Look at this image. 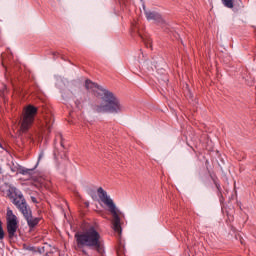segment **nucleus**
Listing matches in <instances>:
<instances>
[{"instance_id":"9","label":"nucleus","mask_w":256,"mask_h":256,"mask_svg":"<svg viewBox=\"0 0 256 256\" xmlns=\"http://www.w3.org/2000/svg\"><path fill=\"white\" fill-rule=\"evenodd\" d=\"M24 219L30 229H34V227H37V225H39V222L41 221V218L33 217V212L29 216H26V218Z\"/></svg>"},{"instance_id":"21","label":"nucleus","mask_w":256,"mask_h":256,"mask_svg":"<svg viewBox=\"0 0 256 256\" xmlns=\"http://www.w3.org/2000/svg\"><path fill=\"white\" fill-rule=\"evenodd\" d=\"M216 187H217L218 191H221V185L216 184Z\"/></svg>"},{"instance_id":"22","label":"nucleus","mask_w":256,"mask_h":256,"mask_svg":"<svg viewBox=\"0 0 256 256\" xmlns=\"http://www.w3.org/2000/svg\"><path fill=\"white\" fill-rule=\"evenodd\" d=\"M53 55H58L57 52H55Z\"/></svg>"},{"instance_id":"7","label":"nucleus","mask_w":256,"mask_h":256,"mask_svg":"<svg viewBox=\"0 0 256 256\" xmlns=\"http://www.w3.org/2000/svg\"><path fill=\"white\" fill-rule=\"evenodd\" d=\"M42 115H43V122L41 124L42 131L44 135H49L51 133V127H53V123L55 119L53 118V113H51V110L47 107H44L42 109Z\"/></svg>"},{"instance_id":"2","label":"nucleus","mask_w":256,"mask_h":256,"mask_svg":"<svg viewBox=\"0 0 256 256\" xmlns=\"http://www.w3.org/2000/svg\"><path fill=\"white\" fill-rule=\"evenodd\" d=\"M85 88L93 89V91H95V89L101 91L99 95L100 97H102V100L106 104L94 106V111H96V113H120V111H123V106H121V102H119V99L115 97V94H113V92L104 89L103 86H99V84L94 83L91 80H86Z\"/></svg>"},{"instance_id":"3","label":"nucleus","mask_w":256,"mask_h":256,"mask_svg":"<svg viewBox=\"0 0 256 256\" xmlns=\"http://www.w3.org/2000/svg\"><path fill=\"white\" fill-rule=\"evenodd\" d=\"M98 197L106 207H108L110 213L112 214V227L115 231V233H118V235H121L122 233V228H121V218L119 217V214L117 213V206H115V203L107 195V191H105L103 188H98L97 190Z\"/></svg>"},{"instance_id":"15","label":"nucleus","mask_w":256,"mask_h":256,"mask_svg":"<svg viewBox=\"0 0 256 256\" xmlns=\"http://www.w3.org/2000/svg\"><path fill=\"white\" fill-rule=\"evenodd\" d=\"M5 239V231L3 230V222L0 221V240Z\"/></svg>"},{"instance_id":"13","label":"nucleus","mask_w":256,"mask_h":256,"mask_svg":"<svg viewBox=\"0 0 256 256\" xmlns=\"http://www.w3.org/2000/svg\"><path fill=\"white\" fill-rule=\"evenodd\" d=\"M141 38L143 39L144 44L147 48L152 47L153 40H151V38H143V36H141Z\"/></svg>"},{"instance_id":"4","label":"nucleus","mask_w":256,"mask_h":256,"mask_svg":"<svg viewBox=\"0 0 256 256\" xmlns=\"http://www.w3.org/2000/svg\"><path fill=\"white\" fill-rule=\"evenodd\" d=\"M7 196L11 199L13 205H15L16 209L22 213L24 219L30 216L33 213L31 210V206L27 204V200L23 193L17 192V188H12L7 191Z\"/></svg>"},{"instance_id":"8","label":"nucleus","mask_w":256,"mask_h":256,"mask_svg":"<svg viewBox=\"0 0 256 256\" xmlns=\"http://www.w3.org/2000/svg\"><path fill=\"white\" fill-rule=\"evenodd\" d=\"M144 9V15L148 21H155L156 23H163V17H161V14L155 11H150L145 8V5H143Z\"/></svg>"},{"instance_id":"10","label":"nucleus","mask_w":256,"mask_h":256,"mask_svg":"<svg viewBox=\"0 0 256 256\" xmlns=\"http://www.w3.org/2000/svg\"><path fill=\"white\" fill-rule=\"evenodd\" d=\"M117 255L118 256L125 255V244L123 242H121V241L118 244Z\"/></svg>"},{"instance_id":"6","label":"nucleus","mask_w":256,"mask_h":256,"mask_svg":"<svg viewBox=\"0 0 256 256\" xmlns=\"http://www.w3.org/2000/svg\"><path fill=\"white\" fill-rule=\"evenodd\" d=\"M6 221H7V233L9 239H13V237H17V229H19V220H17V216L13 214V210L8 209L6 213Z\"/></svg>"},{"instance_id":"5","label":"nucleus","mask_w":256,"mask_h":256,"mask_svg":"<svg viewBox=\"0 0 256 256\" xmlns=\"http://www.w3.org/2000/svg\"><path fill=\"white\" fill-rule=\"evenodd\" d=\"M37 115V107L28 105L20 118V129L22 133H27L30 127H33L35 123V116Z\"/></svg>"},{"instance_id":"11","label":"nucleus","mask_w":256,"mask_h":256,"mask_svg":"<svg viewBox=\"0 0 256 256\" xmlns=\"http://www.w3.org/2000/svg\"><path fill=\"white\" fill-rule=\"evenodd\" d=\"M49 246L47 244H44L42 246H39L37 248V252L40 253V255H47Z\"/></svg>"},{"instance_id":"16","label":"nucleus","mask_w":256,"mask_h":256,"mask_svg":"<svg viewBox=\"0 0 256 256\" xmlns=\"http://www.w3.org/2000/svg\"><path fill=\"white\" fill-rule=\"evenodd\" d=\"M56 138H57V139H60V145H61L62 147H64V146H63V134H61V133L57 134Z\"/></svg>"},{"instance_id":"20","label":"nucleus","mask_w":256,"mask_h":256,"mask_svg":"<svg viewBox=\"0 0 256 256\" xmlns=\"http://www.w3.org/2000/svg\"><path fill=\"white\" fill-rule=\"evenodd\" d=\"M31 201L32 203H37V198H35L34 196L31 197Z\"/></svg>"},{"instance_id":"18","label":"nucleus","mask_w":256,"mask_h":256,"mask_svg":"<svg viewBox=\"0 0 256 256\" xmlns=\"http://www.w3.org/2000/svg\"><path fill=\"white\" fill-rule=\"evenodd\" d=\"M6 54H2V65H5L7 63V59H5Z\"/></svg>"},{"instance_id":"14","label":"nucleus","mask_w":256,"mask_h":256,"mask_svg":"<svg viewBox=\"0 0 256 256\" xmlns=\"http://www.w3.org/2000/svg\"><path fill=\"white\" fill-rule=\"evenodd\" d=\"M33 171H35V168H33V169L24 168V169H21L20 173H21V175H31V173H33Z\"/></svg>"},{"instance_id":"17","label":"nucleus","mask_w":256,"mask_h":256,"mask_svg":"<svg viewBox=\"0 0 256 256\" xmlns=\"http://www.w3.org/2000/svg\"><path fill=\"white\" fill-rule=\"evenodd\" d=\"M246 81H247V84L251 86V85H253L255 83V78L252 79L250 77V79L248 78V79H246Z\"/></svg>"},{"instance_id":"19","label":"nucleus","mask_w":256,"mask_h":256,"mask_svg":"<svg viewBox=\"0 0 256 256\" xmlns=\"http://www.w3.org/2000/svg\"><path fill=\"white\" fill-rule=\"evenodd\" d=\"M43 157H45V153L41 152L38 156V163L41 161V159H43Z\"/></svg>"},{"instance_id":"1","label":"nucleus","mask_w":256,"mask_h":256,"mask_svg":"<svg viewBox=\"0 0 256 256\" xmlns=\"http://www.w3.org/2000/svg\"><path fill=\"white\" fill-rule=\"evenodd\" d=\"M74 238L76 240V250L82 251L84 255H87L85 247L94 249L101 256L105 253V249L101 243V234L95 226L88 227L84 232L76 233Z\"/></svg>"},{"instance_id":"12","label":"nucleus","mask_w":256,"mask_h":256,"mask_svg":"<svg viewBox=\"0 0 256 256\" xmlns=\"http://www.w3.org/2000/svg\"><path fill=\"white\" fill-rule=\"evenodd\" d=\"M224 7L228 9H233V0H222Z\"/></svg>"}]
</instances>
